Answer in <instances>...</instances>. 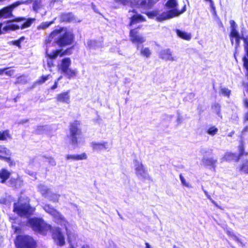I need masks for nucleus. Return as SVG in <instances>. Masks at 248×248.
Returning a JSON list of instances; mask_svg holds the SVG:
<instances>
[{
  "instance_id": "obj_1",
  "label": "nucleus",
  "mask_w": 248,
  "mask_h": 248,
  "mask_svg": "<svg viewBox=\"0 0 248 248\" xmlns=\"http://www.w3.org/2000/svg\"><path fill=\"white\" fill-rule=\"evenodd\" d=\"M29 224L34 231L40 233H44L46 231L52 230L53 238L57 244L60 246L65 244L64 237L61 232L59 228H53L50 225L46 224L42 219L37 218L30 219L29 220Z\"/></svg>"
},
{
  "instance_id": "obj_2",
  "label": "nucleus",
  "mask_w": 248,
  "mask_h": 248,
  "mask_svg": "<svg viewBox=\"0 0 248 248\" xmlns=\"http://www.w3.org/2000/svg\"><path fill=\"white\" fill-rule=\"evenodd\" d=\"M53 39L54 42L58 46H64L73 43L74 36L72 31L66 28L55 30L52 32L46 40L47 47L50 45Z\"/></svg>"
},
{
  "instance_id": "obj_3",
  "label": "nucleus",
  "mask_w": 248,
  "mask_h": 248,
  "mask_svg": "<svg viewBox=\"0 0 248 248\" xmlns=\"http://www.w3.org/2000/svg\"><path fill=\"white\" fill-rule=\"evenodd\" d=\"M248 127L247 126L242 132L241 136L240 144L239 146V155L238 156L235 154L227 152L225 153L224 156L220 159L221 162L224 161H231L235 160L238 161L240 157L243 155H247L248 153L245 151L247 145L248 144Z\"/></svg>"
},
{
  "instance_id": "obj_4",
  "label": "nucleus",
  "mask_w": 248,
  "mask_h": 248,
  "mask_svg": "<svg viewBox=\"0 0 248 248\" xmlns=\"http://www.w3.org/2000/svg\"><path fill=\"white\" fill-rule=\"evenodd\" d=\"M165 6L169 9H171L166 12H164L156 17V20L158 21H162L168 20L179 16L186 11V5H184L182 10L179 11L177 7L178 3L176 0H169Z\"/></svg>"
},
{
  "instance_id": "obj_5",
  "label": "nucleus",
  "mask_w": 248,
  "mask_h": 248,
  "mask_svg": "<svg viewBox=\"0 0 248 248\" xmlns=\"http://www.w3.org/2000/svg\"><path fill=\"white\" fill-rule=\"evenodd\" d=\"M34 18H29L26 20L24 17H18L13 20H9L7 21V25L1 28L3 33L7 32L8 31H16L19 29H24L31 26V24L34 21Z\"/></svg>"
},
{
  "instance_id": "obj_6",
  "label": "nucleus",
  "mask_w": 248,
  "mask_h": 248,
  "mask_svg": "<svg viewBox=\"0 0 248 248\" xmlns=\"http://www.w3.org/2000/svg\"><path fill=\"white\" fill-rule=\"evenodd\" d=\"M43 208L46 212L55 218L58 223L65 227L67 234L68 235L67 226L69 224L64 217L50 204L45 205Z\"/></svg>"
},
{
  "instance_id": "obj_7",
  "label": "nucleus",
  "mask_w": 248,
  "mask_h": 248,
  "mask_svg": "<svg viewBox=\"0 0 248 248\" xmlns=\"http://www.w3.org/2000/svg\"><path fill=\"white\" fill-rule=\"evenodd\" d=\"M16 248H34L35 243L30 236H18L15 240Z\"/></svg>"
},
{
  "instance_id": "obj_8",
  "label": "nucleus",
  "mask_w": 248,
  "mask_h": 248,
  "mask_svg": "<svg viewBox=\"0 0 248 248\" xmlns=\"http://www.w3.org/2000/svg\"><path fill=\"white\" fill-rule=\"evenodd\" d=\"M135 172L137 177L141 180L150 179V176L147 172L146 168L141 162L137 159L134 160Z\"/></svg>"
},
{
  "instance_id": "obj_9",
  "label": "nucleus",
  "mask_w": 248,
  "mask_h": 248,
  "mask_svg": "<svg viewBox=\"0 0 248 248\" xmlns=\"http://www.w3.org/2000/svg\"><path fill=\"white\" fill-rule=\"evenodd\" d=\"M34 210V209L31 207L28 203L21 204L20 199L17 203L14 204V211L20 216L30 215Z\"/></svg>"
},
{
  "instance_id": "obj_10",
  "label": "nucleus",
  "mask_w": 248,
  "mask_h": 248,
  "mask_svg": "<svg viewBox=\"0 0 248 248\" xmlns=\"http://www.w3.org/2000/svg\"><path fill=\"white\" fill-rule=\"evenodd\" d=\"M80 123L78 121H75L70 125V138L71 139V143L76 145L78 143V137L81 134V130L79 128Z\"/></svg>"
},
{
  "instance_id": "obj_11",
  "label": "nucleus",
  "mask_w": 248,
  "mask_h": 248,
  "mask_svg": "<svg viewBox=\"0 0 248 248\" xmlns=\"http://www.w3.org/2000/svg\"><path fill=\"white\" fill-rule=\"evenodd\" d=\"M71 49H68L65 50L64 52H62V50H55L53 51H49V49L46 46V54L49 58V60L47 61V65L49 67L53 66V62L52 59H55L58 55L61 57L64 56L66 54H70Z\"/></svg>"
},
{
  "instance_id": "obj_12",
  "label": "nucleus",
  "mask_w": 248,
  "mask_h": 248,
  "mask_svg": "<svg viewBox=\"0 0 248 248\" xmlns=\"http://www.w3.org/2000/svg\"><path fill=\"white\" fill-rule=\"evenodd\" d=\"M130 40L134 44H142L145 41V38L140 34L137 29L131 30L130 31Z\"/></svg>"
},
{
  "instance_id": "obj_13",
  "label": "nucleus",
  "mask_w": 248,
  "mask_h": 248,
  "mask_svg": "<svg viewBox=\"0 0 248 248\" xmlns=\"http://www.w3.org/2000/svg\"><path fill=\"white\" fill-rule=\"evenodd\" d=\"M159 57L165 61H176L175 57L172 56L171 52L170 49H166L162 50L160 52Z\"/></svg>"
},
{
  "instance_id": "obj_14",
  "label": "nucleus",
  "mask_w": 248,
  "mask_h": 248,
  "mask_svg": "<svg viewBox=\"0 0 248 248\" xmlns=\"http://www.w3.org/2000/svg\"><path fill=\"white\" fill-rule=\"evenodd\" d=\"M33 2V0H27L26 1H18L14 3L11 4V5H9L8 6H7L6 8L7 9V10L8 12L10 13V16L11 17H13L14 16L12 14L13 10L18 6L21 5V4H29L31 3V2Z\"/></svg>"
},
{
  "instance_id": "obj_15",
  "label": "nucleus",
  "mask_w": 248,
  "mask_h": 248,
  "mask_svg": "<svg viewBox=\"0 0 248 248\" xmlns=\"http://www.w3.org/2000/svg\"><path fill=\"white\" fill-rule=\"evenodd\" d=\"M230 37L231 38V41L232 45L233 44V38H235V49L236 50L237 48L239 46H240V41L241 39L243 40V38H244L243 36H241L240 34H239V32L238 31H232V32H231L230 34Z\"/></svg>"
},
{
  "instance_id": "obj_16",
  "label": "nucleus",
  "mask_w": 248,
  "mask_h": 248,
  "mask_svg": "<svg viewBox=\"0 0 248 248\" xmlns=\"http://www.w3.org/2000/svg\"><path fill=\"white\" fill-rule=\"evenodd\" d=\"M70 91L58 94L56 97V100L58 102L69 104L70 103Z\"/></svg>"
},
{
  "instance_id": "obj_17",
  "label": "nucleus",
  "mask_w": 248,
  "mask_h": 248,
  "mask_svg": "<svg viewBox=\"0 0 248 248\" xmlns=\"http://www.w3.org/2000/svg\"><path fill=\"white\" fill-rule=\"evenodd\" d=\"M158 0H140L136 2V5L138 7L149 8Z\"/></svg>"
},
{
  "instance_id": "obj_18",
  "label": "nucleus",
  "mask_w": 248,
  "mask_h": 248,
  "mask_svg": "<svg viewBox=\"0 0 248 248\" xmlns=\"http://www.w3.org/2000/svg\"><path fill=\"white\" fill-rule=\"evenodd\" d=\"M92 146L93 150L95 151H100L103 149L107 150L108 149V143L107 141L102 142H92Z\"/></svg>"
},
{
  "instance_id": "obj_19",
  "label": "nucleus",
  "mask_w": 248,
  "mask_h": 248,
  "mask_svg": "<svg viewBox=\"0 0 248 248\" xmlns=\"http://www.w3.org/2000/svg\"><path fill=\"white\" fill-rule=\"evenodd\" d=\"M86 46L90 48L96 49L103 47V44L101 41L91 40L87 41Z\"/></svg>"
},
{
  "instance_id": "obj_20",
  "label": "nucleus",
  "mask_w": 248,
  "mask_h": 248,
  "mask_svg": "<svg viewBox=\"0 0 248 248\" xmlns=\"http://www.w3.org/2000/svg\"><path fill=\"white\" fill-rule=\"evenodd\" d=\"M71 60L69 58L63 59L61 64L59 65V68L62 70V72L65 71L69 69L71 65Z\"/></svg>"
},
{
  "instance_id": "obj_21",
  "label": "nucleus",
  "mask_w": 248,
  "mask_h": 248,
  "mask_svg": "<svg viewBox=\"0 0 248 248\" xmlns=\"http://www.w3.org/2000/svg\"><path fill=\"white\" fill-rule=\"evenodd\" d=\"M177 35L180 38L186 40H190L191 38L190 33H188L185 31H182L180 30L177 29L176 30Z\"/></svg>"
},
{
  "instance_id": "obj_22",
  "label": "nucleus",
  "mask_w": 248,
  "mask_h": 248,
  "mask_svg": "<svg viewBox=\"0 0 248 248\" xmlns=\"http://www.w3.org/2000/svg\"><path fill=\"white\" fill-rule=\"evenodd\" d=\"M10 173L5 169L0 170V179L1 183H4L9 177Z\"/></svg>"
},
{
  "instance_id": "obj_23",
  "label": "nucleus",
  "mask_w": 248,
  "mask_h": 248,
  "mask_svg": "<svg viewBox=\"0 0 248 248\" xmlns=\"http://www.w3.org/2000/svg\"><path fill=\"white\" fill-rule=\"evenodd\" d=\"M38 191L45 196H46L50 193V189L43 184H40L38 186Z\"/></svg>"
},
{
  "instance_id": "obj_24",
  "label": "nucleus",
  "mask_w": 248,
  "mask_h": 248,
  "mask_svg": "<svg viewBox=\"0 0 248 248\" xmlns=\"http://www.w3.org/2000/svg\"><path fill=\"white\" fill-rule=\"evenodd\" d=\"M62 73L64 74L68 78L70 79L72 78L75 77L77 75L78 72L76 69L69 68Z\"/></svg>"
},
{
  "instance_id": "obj_25",
  "label": "nucleus",
  "mask_w": 248,
  "mask_h": 248,
  "mask_svg": "<svg viewBox=\"0 0 248 248\" xmlns=\"http://www.w3.org/2000/svg\"><path fill=\"white\" fill-rule=\"evenodd\" d=\"M130 18H131L130 25H132L133 24H134L137 23H139L140 22L143 21L144 20L143 17L140 15H134L133 16H131Z\"/></svg>"
},
{
  "instance_id": "obj_26",
  "label": "nucleus",
  "mask_w": 248,
  "mask_h": 248,
  "mask_svg": "<svg viewBox=\"0 0 248 248\" xmlns=\"http://www.w3.org/2000/svg\"><path fill=\"white\" fill-rule=\"evenodd\" d=\"M11 139V136L9 134L8 130H5L4 131H0V140H5Z\"/></svg>"
},
{
  "instance_id": "obj_27",
  "label": "nucleus",
  "mask_w": 248,
  "mask_h": 248,
  "mask_svg": "<svg viewBox=\"0 0 248 248\" xmlns=\"http://www.w3.org/2000/svg\"><path fill=\"white\" fill-rule=\"evenodd\" d=\"M10 13L8 12L6 7L0 10V18H10Z\"/></svg>"
},
{
  "instance_id": "obj_28",
  "label": "nucleus",
  "mask_w": 248,
  "mask_h": 248,
  "mask_svg": "<svg viewBox=\"0 0 248 248\" xmlns=\"http://www.w3.org/2000/svg\"><path fill=\"white\" fill-rule=\"evenodd\" d=\"M42 0H33V10L36 12L42 8Z\"/></svg>"
},
{
  "instance_id": "obj_29",
  "label": "nucleus",
  "mask_w": 248,
  "mask_h": 248,
  "mask_svg": "<svg viewBox=\"0 0 248 248\" xmlns=\"http://www.w3.org/2000/svg\"><path fill=\"white\" fill-rule=\"evenodd\" d=\"M60 195L59 194L51 193L50 191L49 194L46 195V197H47L49 200L53 202H58L59 201V199Z\"/></svg>"
},
{
  "instance_id": "obj_30",
  "label": "nucleus",
  "mask_w": 248,
  "mask_h": 248,
  "mask_svg": "<svg viewBox=\"0 0 248 248\" xmlns=\"http://www.w3.org/2000/svg\"><path fill=\"white\" fill-rule=\"evenodd\" d=\"M73 18V15L70 13L62 14L61 17V20L63 22H70Z\"/></svg>"
},
{
  "instance_id": "obj_31",
  "label": "nucleus",
  "mask_w": 248,
  "mask_h": 248,
  "mask_svg": "<svg viewBox=\"0 0 248 248\" xmlns=\"http://www.w3.org/2000/svg\"><path fill=\"white\" fill-rule=\"evenodd\" d=\"M11 182L13 186L16 188L20 187L23 185V180L21 178H18L16 179H12Z\"/></svg>"
},
{
  "instance_id": "obj_32",
  "label": "nucleus",
  "mask_w": 248,
  "mask_h": 248,
  "mask_svg": "<svg viewBox=\"0 0 248 248\" xmlns=\"http://www.w3.org/2000/svg\"><path fill=\"white\" fill-rule=\"evenodd\" d=\"M140 54L142 56L149 58L151 56V52L149 48L148 47H142L140 49Z\"/></svg>"
},
{
  "instance_id": "obj_33",
  "label": "nucleus",
  "mask_w": 248,
  "mask_h": 248,
  "mask_svg": "<svg viewBox=\"0 0 248 248\" xmlns=\"http://www.w3.org/2000/svg\"><path fill=\"white\" fill-rule=\"evenodd\" d=\"M42 160L45 162H48L51 166H55L56 164L55 160L51 157H42Z\"/></svg>"
},
{
  "instance_id": "obj_34",
  "label": "nucleus",
  "mask_w": 248,
  "mask_h": 248,
  "mask_svg": "<svg viewBox=\"0 0 248 248\" xmlns=\"http://www.w3.org/2000/svg\"><path fill=\"white\" fill-rule=\"evenodd\" d=\"M218 131V130L217 127L215 126H212L207 129L206 132L209 135L213 136L217 134Z\"/></svg>"
},
{
  "instance_id": "obj_35",
  "label": "nucleus",
  "mask_w": 248,
  "mask_h": 248,
  "mask_svg": "<svg viewBox=\"0 0 248 248\" xmlns=\"http://www.w3.org/2000/svg\"><path fill=\"white\" fill-rule=\"evenodd\" d=\"M240 170L246 174H248V160H245L240 167Z\"/></svg>"
},
{
  "instance_id": "obj_36",
  "label": "nucleus",
  "mask_w": 248,
  "mask_h": 248,
  "mask_svg": "<svg viewBox=\"0 0 248 248\" xmlns=\"http://www.w3.org/2000/svg\"><path fill=\"white\" fill-rule=\"evenodd\" d=\"M180 179L181 182L182 184L187 187L191 188L192 186L190 184V183L186 181L184 177L182 175V174H180L179 175Z\"/></svg>"
},
{
  "instance_id": "obj_37",
  "label": "nucleus",
  "mask_w": 248,
  "mask_h": 248,
  "mask_svg": "<svg viewBox=\"0 0 248 248\" xmlns=\"http://www.w3.org/2000/svg\"><path fill=\"white\" fill-rule=\"evenodd\" d=\"M0 153L2 155L10 156L11 155V152L9 150L7 149L4 146L0 145Z\"/></svg>"
},
{
  "instance_id": "obj_38",
  "label": "nucleus",
  "mask_w": 248,
  "mask_h": 248,
  "mask_svg": "<svg viewBox=\"0 0 248 248\" xmlns=\"http://www.w3.org/2000/svg\"><path fill=\"white\" fill-rule=\"evenodd\" d=\"M204 162L207 165L214 166L215 164L216 163L217 160L212 158H208L204 159Z\"/></svg>"
},
{
  "instance_id": "obj_39",
  "label": "nucleus",
  "mask_w": 248,
  "mask_h": 248,
  "mask_svg": "<svg viewBox=\"0 0 248 248\" xmlns=\"http://www.w3.org/2000/svg\"><path fill=\"white\" fill-rule=\"evenodd\" d=\"M115 0L116 2L122 3L124 5H130L131 6H133L134 5V3L136 2L135 1H132L131 0Z\"/></svg>"
},
{
  "instance_id": "obj_40",
  "label": "nucleus",
  "mask_w": 248,
  "mask_h": 248,
  "mask_svg": "<svg viewBox=\"0 0 248 248\" xmlns=\"http://www.w3.org/2000/svg\"><path fill=\"white\" fill-rule=\"evenodd\" d=\"M54 23L53 21L47 22H43L41 23L38 27V29H45L47 28H48L49 26H50L51 24H52Z\"/></svg>"
},
{
  "instance_id": "obj_41",
  "label": "nucleus",
  "mask_w": 248,
  "mask_h": 248,
  "mask_svg": "<svg viewBox=\"0 0 248 248\" xmlns=\"http://www.w3.org/2000/svg\"><path fill=\"white\" fill-rule=\"evenodd\" d=\"M221 93L225 96H229L231 93V91L225 87L221 88Z\"/></svg>"
},
{
  "instance_id": "obj_42",
  "label": "nucleus",
  "mask_w": 248,
  "mask_h": 248,
  "mask_svg": "<svg viewBox=\"0 0 248 248\" xmlns=\"http://www.w3.org/2000/svg\"><path fill=\"white\" fill-rule=\"evenodd\" d=\"M76 160H80L83 159H86L87 156L85 153H82L80 155H76Z\"/></svg>"
},
{
  "instance_id": "obj_43",
  "label": "nucleus",
  "mask_w": 248,
  "mask_h": 248,
  "mask_svg": "<svg viewBox=\"0 0 248 248\" xmlns=\"http://www.w3.org/2000/svg\"><path fill=\"white\" fill-rule=\"evenodd\" d=\"M231 28V32H232V31H237L236 30L237 25L235 24L234 21L232 20L230 21Z\"/></svg>"
},
{
  "instance_id": "obj_44",
  "label": "nucleus",
  "mask_w": 248,
  "mask_h": 248,
  "mask_svg": "<svg viewBox=\"0 0 248 248\" xmlns=\"http://www.w3.org/2000/svg\"><path fill=\"white\" fill-rule=\"evenodd\" d=\"M50 75H48L46 76H42L40 79H39L37 82L42 84L44 83L46 80H48L49 78Z\"/></svg>"
},
{
  "instance_id": "obj_45",
  "label": "nucleus",
  "mask_w": 248,
  "mask_h": 248,
  "mask_svg": "<svg viewBox=\"0 0 248 248\" xmlns=\"http://www.w3.org/2000/svg\"><path fill=\"white\" fill-rule=\"evenodd\" d=\"M46 129L45 126H39L36 130V132L37 134H41L44 130Z\"/></svg>"
},
{
  "instance_id": "obj_46",
  "label": "nucleus",
  "mask_w": 248,
  "mask_h": 248,
  "mask_svg": "<svg viewBox=\"0 0 248 248\" xmlns=\"http://www.w3.org/2000/svg\"><path fill=\"white\" fill-rule=\"evenodd\" d=\"M24 39V38L23 37H21L20 38L19 40H16V41H14L13 42V44L17 46L18 47H20L21 46H20V43L22 41H23Z\"/></svg>"
},
{
  "instance_id": "obj_47",
  "label": "nucleus",
  "mask_w": 248,
  "mask_h": 248,
  "mask_svg": "<svg viewBox=\"0 0 248 248\" xmlns=\"http://www.w3.org/2000/svg\"><path fill=\"white\" fill-rule=\"evenodd\" d=\"M76 155H67L66 156V159L67 160H76Z\"/></svg>"
},
{
  "instance_id": "obj_48",
  "label": "nucleus",
  "mask_w": 248,
  "mask_h": 248,
  "mask_svg": "<svg viewBox=\"0 0 248 248\" xmlns=\"http://www.w3.org/2000/svg\"><path fill=\"white\" fill-rule=\"evenodd\" d=\"M7 156V155L4 156L2 155H0V159L4 160L8 162L10 160V156Z\"/></svg>"
},
{
  "instance_id": "obj_49",
  "label": "nucleus",
  "mask_w": 248,
  "mask_h": 248,
  "mask_svg": "<svg viewBox=\"0 0 248 248\" xmlns=\"http://www.w3.org/2000/svg\"><path fill=\"white\" fill-rule=\"evenodd\" d=\"M232 239L233 240H234V241L238 242V243H240L241 244H242V242H241L240 240L239 239V238L235 234H234L232 237Z\"/></svg>"
},
{
  "instance_id": "obj_50",
  "label": "nucleus",
  "mask_w": 248,
  "mask_h": 248,
  "mask_svg": "<svg viewBox=\"0 0 248 248\" xmlns=\"http://www.w3.org/2000/svg\"><path fill=\"white\" fill-rule=\"evenodd\" d=\"M14 73H15V71L14 70H8V71H7L5 72V74L7 75H8L10 76L13 75Z\"/></svg>"
},
{
  "instance_id": "obj_51",
  "label": "nucleus",
  "mask_w": 248,
  "mask_h": 248,
  "mask_svg": "<svg viewBox=\"0 0 248 248\" xmlns=\"http://www.w3.org/2000/svg\"><path fill=\"white\" fill-rule=\"evenodd\" d=\"M226 233L229 236H230L231 237L234 234V233L230 231L229 230H227Z\"/></svg>"
},
{
  "instance_id": "obj_52",
  "label": "nucleus",
  "mask_w": 248,
  "mask_h": 248,
  "mask_svg": "<svg viewBox=\"0 0 248 248\" xmlns=\"http://www.w3.org/2000/svg\"><path fill=\"white\" fill-rule=\"evenodd\" d=\"M57 87H58V81H55L54 84L51 87V89L54 90V89H56L57 88Z\"/></svg>"
},
{
  "instance_id": "obj_53",
  "label": "nucleus",
  "mask_w": 248,
  "mask_h": 248,
  "mask_svg": "<svg viewBox=\"0 0 248 248\" xmlns=\"http://www.w3.org/2000/svg\"><path fill=\"white\" fill-rule=\"evenodd\" d=\"M244 105L245 107L248 108V99L247 98H245L244 100Z\"/></svg>"
},
{
  "instance_id": "obj_54",
  "label": "nucleus",
  "mask_w": 248,
  "mask_h": 248,
  "mask_svg": "<svg viewBox=\"0 0 248 248\" xmlns=\"http://www.w3.org/2000/svg\"><path fill=\"white\" fill-rule=\"evenodd\" d=\"M215 107L217 108V113H219L220 112V107L218 104L215 105Z\"/></svg>"
},
{
  "instance_id": "obj_55",
  "label": "nucleus",
  "mask_w": 248,
  "mask_h": 248,
  "mask_svg": "<svg viewBox=\"0 0 248 248\" xmlns=\"http://www.w3.org/2000/svg\"><path fill=\"white\" fill-rule=\"evenodd\" d=\"M206 1H208L210 2V6L212 7L214 5V2L212 0H205Z\"/></svg>"
},
{
  "instance_id": "obj_56",
  "label": "nucleus",
  "mask_w": 248,
  "mask_h": 248,
  "mask_svg": "<svg viewBox=\"0 0 248 248\" xmlns=\"http://www.w3.org/2000/svg\"><path fill=\"white\" fill-rule=\"evenodd\" d=\"M248 121V112L247 113L244 117V121L246 122Z\"/></svg>"
},
{
  "instance_id": "obj_57",
  "label": "nucleus",
  "mask_w": 248,
  "mask_h": 248,
  "mask_svg": "<svg viewBox=\"0 0 248 248\" xmlns=\"http://www.w3.org/2000/svg\"><path fill=\"white\" fill-rule=\"evenodd\" d=\"M147 15L149 16V17H150L151 18L153 17V16H155V14L154 13H148Z\"/></svg>"
},
{
  "instance_id": "obj_58",
  "label": "nucleus",
  "mask_w": 248,
  "mask_h": 248,
  "mask_svg": "<svg viewBox=\"0 0 248 248\" xmlns=\"http://www.w3.org/2000/svg\"><path fill=\"white\" fill-rule=\"evenodd\" d=\"M213 204H214V205H215L217 208H219V209H222L221 207L219 205H218L217 203V202H216L215 201L213 203Z\"/></svg>"
},
{
  "instance_id": "obj_59",
  "label": "nucleus",
  "mask_w": 248,
  "mask_h": 248,
  "mask_svg": "<svg viewBox=\"0 0 248 248\" xmlns=\"http://www.w3.org/2000/svg\"><path fill=\"white\" fill-rule=\"evenodd\" d=\"M7 68H4V69H0V75H1L3 74V73L6 70Z\"/></svg>"
},
{
  "instance_id": "obj_60",
  "label": "nucleus",
  "mask_w": 248,
  "mask_h": 248,
  "mask_svg": "<svg viewBox=\"0 0 248 248\" xmlns=\"http://www.w3.org/2000/svg\"><path fill=\"white\" fill-rule=\"evenodd\" d=\"M28 121V120L27 119H26V120H21L19 123L20 124H24V123H27V122Z\"/></svg>"
},
{
  "instance_id": "obj_61",
  "label": "nucleus",
  "mask_w": 248,
  "mask_h": 248,
  "mask_svg": "<svg viewBox=\"0 0 248 248\" xmlns=\"http://www.w3.org/2000/svg\"><path fill=\"white\" fill-rule=\"evenodd\" d=\"M2 25V24L0 23V35L3 34V32L1 30Z\"/></svg>"
},
{
  "instance_id": "obj_62",
  "label": "nucleus",
  "mask_w": 248,
  "mask_h": 248,
  "mask_svg": "<svg viewBox=\"0 0 248 248\" xmlns=\"http://www.w3.org/2000/svg\"><path fill=\"white\" fill-rule=\"evenodd\" d=\"M208 199H209V200L211 201V202L213 203L215 201H214V200L211 198V196H208Z\"/></svg>"
},
{
  "instance_id": "obj_63",
  "label": "nucleus",
  "mask_w": 248,
  "mask_h": 248,
  "mask_svg": "<svg viewBox=\"0 0 248 248\" xmlns=\"http://www.w3.org/2000/svg\"><path fill=\"white\" fill-rule=\"evenodd\" d=\"M234 132L233 131H232L231 132H230L229 134H228V136L229 137H232L233 134H234Z\"/></svg>"
},
{
  "instance_id": "obj_64",
  "label": "nucleus",
  "mask_w": 248,
  "mask_h": 248,
  "mask_svg": "<svg viewBox=\"0 0 248 248\" xmlns=\"http://www.w3.org/2000/svg\"><path fill=\"white\" fill-rule=\"evenodd\" d=\"M5 199H1V200H0V202L1 203H5Z\"/></svg>"
}]
</instances>
